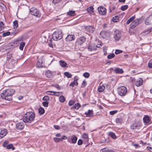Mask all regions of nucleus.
I'll return each instance as SVG.
<instances>
[{
    "mask_svg": "<svg viewBox=\"0 0 152 152\" xmlns=\"http://www.w3.org/2000/svg\"><path fill=\"white\" fill-rule=\"evenodd\" d=\"M15 93V91L12 89H8L3 91L1 94V96L3 99L8 101L12 99V96Z\"/></svg>",
    "mask_w": 152,
    "mask_h": 152,
    "instance_id": "obj_1",
    "label": "nucleus"
},
{
    "mask_svg": "<svg viewBox=\"0 0 152 152\" xmlns=\"http://www.w3.org/2000/svg\"><path fill=\"white\" fill-rule=\"evenodd\" d=\"M35 114L32 112H28L24 115L23 118V121L25 123H31L34 119Z\"/></svg>",
    "mask_w": 152,
    "mask_h": 152,
    "instance_id": "obj_2",
    "label": "nucleus"
},
{
    "mask_svg": "<svg viewBox=\"0 0 152 152\" xmlns=\"http://www.w3.org/2000/svg\"><path fill=\"white\" fill-rule=\"evenodd\" d=\"M63 34L62 31L60 29H57L53 34L52 37L55 41H58L61 39L63 37Z\"/></svg>",
    "mask_w": 152,
    "mask_h": 152,
    "instance_id": "obj_3",
    "label": "nucleus"
},
{
    "mask_svg": "<svg viewBox=\"0 0 152 152\" xmlns=\"http://www.w3.org/2000/svg\"><path fill=\"white\" fill-rule=\"evenodd\" d=\"M30 12L32 15L38 18L41 16V13L39 11L34 7L31 8L30 9Z\"/></svg>",
    "mask_w": 152,
    "mask_h": 152,
    "instance_id": "obj_4",
    "label": "nucleus"
},
{
    "mask_svg": "<svg viewBox=\"0 0 152 152\" xmlns=\"http://www.w3.org/2000/svg\"><path fill=\"white\" fill-rule=\"evenodd\" d=\"M118 94L121 96H125L127 92L126 88L124 86H122L118 88Z\"/></svg>",
    "mask_w": 152,
    "mask_h": 152,
    "instance_id": "obj_5",
    "label": "nucleus"
},
{
    "mask_svg": "<svg viewBox=\"0 0 152 152\" xmlns=\"http://www.w3.org/2000/svg\"><path fill=\"white\" fill-rule=\"evenodd\" d=\"M98 44L96 46H95L94 44H91L89 45L88 46V49L90 51H91L93 50H95L96 49V47L99 48L100 46H102V44L101 41H99V40H98Z\"/></svg>",
    "mask_w": 152,
    "mask_h": 152,
    "instance_id": "obj_6",
    "label": "nucleus"
},
{
    "mask_svg": "<svg viewBox=\"0 0 152 152\" xmlns=\"http://www.w3.org/2000/svg\"><path fill=\"white\" fill-rule=\"evenodd\" d=\"M141 126V124L138 122L133 123L131 126V129H139Z\"/></svg>",
    "mask_w": 152,
    "mask_h": 152,
    "instance_id": "obj_7",
    "label": "nucleus"
},
{
    "mask_svg": "<svg viewBox=\"0 0 152 152\" xmlns=\"http://www.w3.org/2000/svg\"><path fill=\"white\" fill-rule=\"evenodd\" d=\"M121 34L120 32L118 29H116L114 31V38L115 40L118 41L120 39Z\"/></svg>",
    "mask_w": 152,
    "mask_h": 152,
    "instance_id": "obj_8",
    "label": "nucleus"
},
{
    "mask_svg": "<svg viewBox=\"0 0 152 152\" xmlns=\"http://www.w3.org/2000/svg\"><path fill=\"white\" fill-rule=\"evenodd\" d=\"M145 23L146 25H150L152 24V15H149L146 18Z\"/></svg>",
    "mask_w": 152,
    "mask_h": 152,
    "instance_id": "obj_9",
    "label": "nucleus"
},
{
    "mask_svg": "<svg viewBox=\"0 0 152 152\" xmlns=\"http://www.w3.org/2000/svg\"><path fill=\"white\" fill-rule=\"evenodd\" d=\"M86 40V38L84 37H82L78 38L77 40L76 43L78 45H81L83 44Z\"/></svg>",
    "mask_w": 152,
    "mask_h": 152,
    "instance_id": "obj_10",
    "label": "nucleus"
},
{
    "mask_svg": "<svg viewBox=\"0 0 152 152\" xmlns=\"http://www.w3.org/2000/svg\"><path fill=\"white\" fill-rule=\"evenodd\" d=\"M111 34L110 32L108 31H102L100 33V35L103 38H105L108 37Z\"/></svg>",
    "mask_w": 152,
    "mask_h": 152,
    "instance_id": "obj_11",
    "label": "nucleus"
},
{
    "mask_svg": "<svg viewBox=\"0 0 152 152\" xmlns=\"http://www.w3.org/2000/svg\"><path fill=\"white\" fill-rule=\"evenodd\" d=\"M98 12L100 14L104 15L106 13V9L103 7H99L98 8Z\"/></svg>",
    "mask_w": 152,
    "mask_h": 152,
    "instance_id": "obj_12",
    "label": "nucleus"
},
{
    "mask_svg": "<svg viewBox=\"0 0 152 152\" xmlns=\"http://www.w3.org/2000/svg\"><path fill=\"white\" fill-rule=\"evenodd\" d=\"M24 126V124L22 121L18 122L16 124V128L18 129H22Z\"/></svg>",
    "mask_w": 152,
    "mask_h": 152,
    "instance_id": "obj_13",
    "label": "nucleus"
},
{
    "mask_svg": "<svg viewBox=\"0 0 152 152\" xmlns=\"http://www.w3.org/2000/svg\"><path fill=\"white\" fill-rule=\"evenodd\" d=\"M77 137L74 135L72 136L71 137V139H68V142L73 144L77 142Z\"/></svg>",
    "mask_w": 152,
    "mask_h": 152,
    "instance_id": "obj_14",
    "label": "nucleus"
},
{
    "mask_svg": "<svg viewBox=\"0 0 152 152\" xmlns=\"http://www.w3.org/2000/svg\"><path fill=\"white\" fill-rule=\"evenodd\" d=\"M7 130L6 129H4L1 131L0 133V139H1L5 136L7 134Z\"/></svg>",
    "mask_w": 152,
    "mask_h": 152,
    "instance_id": "obj_15",
    "label": "nucleus"
},
{
    "mask_svg": "<svg viewBox=\"0 0 152 152\" xmlns=\"http://www.w3.org/2000/svg\"><path fill=\"white\" fill-rule=\"evenodd\" d=\"M75 36L73 35L69 34L68 35L66 38V40L67 42L72 41L75 39Z\"/></svg>",
    "mask_w": 152,
    "mask_h": 152,
    "instance_id": "obj_16",
    "label": "nucleus"
},
{
    "mask_svg": "<svg viewBox=\"0 0 152 152\" xmlns=\"http://www.w3.org/2000/svg\"><path fill=\"white\" fill-rule=\"evenodd\" d=\"M85 114L87 117H91L93 116L94 113L92 110H89L88 112L85 113Z\"/></svg>",
    "mask_w": 152,
    "mask_h": 152,
    "instance_id": "obj_17",
    "label": "nucleus"
},
{
    "mask_svg": "<svg viewBox=\"0 0 152 152\" xmlns=\"http://www.w3.org/2000/svg\"><path fill=\"white\" fill-rule=\"evenodd\" d=\"M143 83V80L141 78H140L135 82V85L137 86H141Z\"/></svg>",
    "mask_w": 152,
    "mask_h": 152,
    "instance_id": "obj_18",
    "label": "nucleus"
},
{
    "mask_svg": "<svg viewBox=\"0 0 152 152\" xmlns=\"http://www.w3.org/2000/svg\"><path fill=\"white\" fill-rule=\"evenodd\" d=\"M105 89V86L103 84H100L98 88V91L99 92H102Z\"/></svg>",
    "mask_w": 152,
    "mask_h": 152,
    "instance_id": "obj_19",
    "label": "nucleus"
},
{
    "mask_svg": "<svg viewBox=\"0 0 152 152\" xmlns=\"http://www.w3.org/2000/svg\"><path fill=\"white\" fill-rule=\"evenodd\" d=\"M143 22L141 18L137 19L133 21V23H135L137 26Z\"/></svg>",
    "mask_w": 152,
    "mask_h": 152,
    "instance_id": "obj_20",
    "label": "nucleus"
},
{
    "mask_svg": "<svg viewBox=\"0 0 152 152\" xmlns=\"http://www.w3.org/2000/svg\"><path fill=\"white\" fill-rule=\"evenodd\" d=\"M77 79L76 78V77H75L74 78V81L71 83L69 85V86H72L73 87L74 85L77 86L78 85V83L77 82Z\"/></svg>",
    "mask_w": 152,
    "mask_h": 152,
    "instance_id": "obj_21",
    "label": "nucleus"
},
{
    "mask_svg": "<svg viewBox=\"0 0 152 152\" xmlns=\"http://www.w3.org/2000/svg\"><path fill=\"white\" fill-rule=\"evenodd\" d=\"M20 40L17 39L13 42V44L11 45L14 47H16L20 44Z\"/></svg>",
    "mask_w": 152,
    "mask_h": 152,
    "instance_id": "obj_22",
    "label": "nucleus"
},
{
    "mask_svg": "<svg viewBox=\"0 0 152 152\" xmlns=\"http://www.w3.org/2000/svg\"><path fill=\"white\" fill-rule=\"evenodd\" d=\"M114 71L116 73L121 74L123 72L122 69L118 67L115 68L114 69Z\"/></svg>",
    "mask_w": 152,
    "mask_h": 152,
    "instance_id": "obj_23",
    "label": "nucleus"
},
{
    "mask_svg": "<svg viewBox=\"0 0 152 152\" xmlns=\"http://www.w3.org/2000/svg\"><path fill=\"white\" fill-rule=\"evenodd\" d=\"M60 65L63 67H65L67 65V63L64 61L60 60L59 61Z\"/></svg>",
    "mask_w": 152,
    "mask_h": 152,
    "instance_id": "obj_24",
    "label": "nucleus"
},
{
    "mask_svg": "<svg viewBox=\"0 0 152 152\" xmlns=\"http://www.w3.org/2000/svg\"><path fill=\"white\" fill-rule=\"evenodd\" d=\"M144 122L146 123H148L150 121V118L147 116L144 117L143 118Z\"/></svg>",
    "mask_w": 152,
    "mask_h": 152,
    "instance_id": "obj_25",
    "label": "nucleus"
},
{
    "mask_svg": "<svg viewBox=\"0 0 152 152\" xmlns=\"http://www.w3.org/2000/svg\"><path fill=\"white\" fill-rule=\"evenodd\" d=\"M108 135L111 136L113 139H115L116 138V136L115 134L112 132H110L109 133Z\"/></svg>",
    "mask_w": 152,
    "mask_h": 152,
    "instance_id": "obj_26",
    "label": "nucleus"
},
{
    "mask_svg": "<svg viewBox=\"0 0 152 152\" xmlns=\"http://www.w3.org/2000/svg\"><path fill=\"white\" fill-rule=\"evenodd\" d=\"M45 75L47 77L49 78H51L52 77V74L50 71H48L45 73Z\"/></svg>",
    "mask_w": 152,
    "mask_h": 152,
    "instance_id": "obj_27",
    "label": "nucleus"
},
{
    "mask_svg": "<svg viewBox=\"0 0 152 152\" xmlns=\"http://www.w3.org/2000/svg\"><path fill=\"white\" fill-rule=\"evenodd\" d=\"M42 62L39 60L37 63L36 66L38 68H41L42 67Z\"/></svg>",
    "mask_w": 152,
    "mask_h": 152,
    "instance_id": "obj_28",
    "label": "nucleus"
},
{
    "mask_svg": "<svg viewBox=\"0 0 152 152\" xmlns=\"http://www.w3.org/2000/svg\"><path fill=\"white\" fill-rule=\"evenodd\" d=\"M152 31V29H147L146 30H145L143 32L142 35H147Z\"/></svg>",
    "mask_w": 152,
    "mask_h": 152,
    "instance_id": "obj_29",
    "label": "nucleus"
},
{
    "mask_svg": "<svg viewBox=\"0 0 152 152\" xmlns=\"http://www.w3.org/2000/svg\"><path fill=\"white\" fill-rule=\"evenodd\" d=\"M94 9L93 7L91 6L87 8V10L88 12L92 13L94 12Z\"/></svg>",
    "mask_w": 152,
    "mask_h": 152,
    "instance_id": "obj_30",
    "label": "nucleus"
},
{
    "mask_svg": "<svg viewBox=\"0 0 152 152\" xmlns=\"http://www.w3.org/2000/svg\"><path fill=\"white\" fill-rule=\"evenodd\" d=\"M102 152H114L113 150H109L106 148H104L101 150Z\"/></svg>",
    "mask_w": 152,
    "mask_h": 152,
    "instance_id": "obj_31",
    "label": "nucleus"
},
{
    "mask_svg": "<svg viewBox=\"0 0 152 152\" xmlns=\"http://www.w3.org/2000/svg\"><path fill=\"white\" fill-rule=\"evenodd\" d=\"M135 18V16H133L128 20L126 22V24H129L130 23L134 20Z\"/></svg>",
    "mask_w": 152,
    "mask_h": 152,
    "instance_id": "obj_32",
    "label": "nucleus"
},
{
    "mask_svg": "<svg viewBox=\"0 0 152 152\" xmlns=\"http://www.w3.org/2000/svg\"><path fill=\"white\" fill-rule=\"evenodd\" d=\"M7 149H12V150H14L15 149V148L13 146V145L12 144H10L8 145L6 147Z\"/></svg>",
    "mask_w": 152,
    "mask_h": 152,
    "instance_id": "obj_33",
    "label": "nucleus"
},
{
    "mask_svg": "<svg viewBox=\"0 0 152 152\" xmlns=\"http://www.w3.org/2000/svg\"><path fill=\"white\" fill-rule=\"evenodd\" d=\"M75 11H70L68 12L67 15L69 16H74L75 15Z\"/></svg>",
    "mask_w": 152,
    "mask_h": 152,
    "instance_id": "obj_34",
    "label": "nucleus"
},
{
    "mask_svg": "<svg viewBox=\"0 0 152 152\" xmlns=\"http://www.w3.org/2000/svg\"><path fill=\"white\" fill-rule=\"evenodd\" d=\"M25 42H22L20 43V45L19 46V49L21 50H23L24 47L25 45Z\"/></svg>",
    "mask_w": 152,
    "mask_h": 152,
    "instance_id": "obj_35",
    "label": "nucleus"
},
{
    "mask_svg": "<svg viewBox=\"0 0 152 152\" xmlns=\"http://www.w3.org/2000/svg\"><path fill=\"white\" fill-rule=\"evenodd\" d=\"M39 112L40 114H43L45 112L44 109L42 107H40L39 109Z\"/></svg>",
    "mask_w": 152,
    "mask_h": 152,
    "instance_id": "obj_36",
    "label": "nucleus"
},
{
    "mask_svg": "<svg viewBox=\"0 0 152 152\" xmlns=\"http://www.w3.org/2000/svg\"><path fill=\"white\" fill-rule=\"evenodd\" d=\"M115 56V55L113 53L110 54L107 56V58L108 59H111L113 58Z\"/></svg>",
    "mask_w": 152,
    "mask_h": 152,
    "instance_id": "obj_37",
    "label": "nucleus"
},
{
    "mask_svg": "<svg viewBox=\"0 0 152 152\" xmlns=\"http://www.w3.org/2000/svg\"><path fill=\"white\" fill-rule=\"evenodd\" d=\"M83 138H84L85 140V141L86 142H88V135L87 134H84L83 135Z\"/></svg>",
    "mask_w": 152,
    "mask_h": 152,
    "instance_id": "obj_38",
    "label": "nucleus"
},
{
    "mask_svg": "<svg viewBox=\"0 0 152 152\" xmlns=\"http://www.w3.org/2000/svg\"><path fill=\"white\" fill-rule=\"evenodd\" d=\"M64 75L66 76L68 78L71 77L72 76V75L70 73L67 72H64Z\"/></svg>",
    "mask_w": 152,
    "mask_h": 152,
    "instance_id": "obj_39",
    "label": "nucleus"
},
{
    "mask_svg": "<svg viewBox=\"0 0 152 152\" xmlns=\"http://www.w3.org/2000/svg\"><path fill=\"white\" fill-rule=\"evenodd\" d=\"M59 100L60 102H64L65 100V99L64 98V96H61L59 97Z\"/></svg>",
    "mask_w": 152,
    "mask_h": 152,
    "instance_id": "obj_40",
    "label": "nucleus"
},
{
    "mask_svg": "<svg viewBox=\"0 0 152 152\" xmlns=\"http://www.w3.org/2000/svg\"><path fill=\"white\" fill-rule=\"evenodd\" d=\"M13 23L14 28H17L18 26V21L17 20H15L13 22Z\"/></svg>",
    "mask_w": 152,
    "mask_h": 152,
    "instance_id": "obj_41",
    "label": "nucleus"
},
{
    "mask_svg": "<svg viewBox=\"0 0 152 152\" xmlns=\"http://www.w3.org/2000/svg\"><path fill=\"white\" fill-rule=\"evenodd\" d=\"M80 107V104L78 103H77L76 104H75L74 106V108L75 109H76L77 110Z\"/></svg>",
    "mask_w": 152,
    "mask_h": 152,
    "instance_id": "obj_42",
    "label": "nucleus"
},
{
    "mask_svg": "<svg viewBox=\"0 0 152 152\" xmlns=\"http://www.w3.org/2000/svg\"><path fill=\"white\" fill-rule=\"evenodd\" d=\"M128 6L127 5H125L122 6L121 7V10L122 11H124L127 9L128 8Z\"/></svg>",
    "mask_w": 152,
    "mask_h": 152,
    "instance_id": "obj_43",
    "label": "nucleus"
},
{
    "mask_svg": "<svg viewBox=\"0 0 152 152\" xmlns=\"http://www.w3.org/2000/svg\"><path fill=\"white\" fill-rule=\"evenodd\" d=\"M83 76L85 78H88L90 76V74L88 72H86L84 73Z\"/></svg>",
    "mask_w": 152,
    "mask_h": 152,
    "instance_id": "obj_44",
    "label": "nucleus"
},
{
    "mask_svg": "<svg viewBox=\"0 0 152 152\" xmlns=\"http://www.w3.org/2000/svg\"><path fill=\"white\" fill-rule=\"evenodd\" d=\"M130 28H133L137 26L135 23H133V21L130 24Z\"/></svg>",
    "mask_w": 152,
    "mask_h": 152,
    "instance_id": "obj_45",
    "label": "nucleus"
},
{
    "mask_svg": "<svg viewBox=\"0 0 152 152\" xmlns=\"http://www.w3.org/2000/svg\"><path fill=\"white\" fill-rule=\"evenodd\" d=\"M61 140V138H54L53 140L56 142H59L60 141H62Z\"/></svg>",
    "mask_w": 152,
    "mask_h": 152,
    "instance_id": "obj_46",
    "label": "nucleus"
},
{
    "mask_svg": "<svg viewBox=\"0 0 152 152\" xmlns=\"http://www.w3.org/2000/svg\"><path fill=\"white\" fill-rule=\"evenodd\" d=\"M54 92L52 91H47L46 92V93L48 94L54 95Z\"/></svg>",
    "mask_w": 152,
    "mask_h": 152,
    "instance_id": "obj_47",
    "label": "nucleus"
},
{
    "mask_svg": "<svg viewBox=\"0 0 152 152\" xmlns=\"http://www.w3.org/2000/svg\"><path fill=\"white\" fill-rule=\"evenodd\" d=\"M42 104L45 107H47L48 106V102L47 101L44 102H43Z\"/></svg>",
    "mask_w": 152,
    "mask_h": 152,
    "instance_id": "obj_48",
    "label": "nucleus"
},
{
    "mask_svg": "<svg viewBox=\"0 0 152 152\" xmlns=\"http://www.w3.org/2000/svg\"><path fill=\"white\" fill-rule=\"evenodd\" d=\"M122 122V120L121 118H117L116 119V122L117 123L121 124Z\"/></svg>",
    "mask_w": 152,
    "mask_h": 152,
    "instance_id": "obj_49",
    "label": "nucleus"
},
{
    "mask_svg": "<svg viewBox=\"0 0 152 152\" xmlns=\"http://www.w3.org/2000/svg\"><path fill=\"white\" fill-rule=\"evenodd\" d=\"M8 142L7 141L4 142L3 144V146L4 147H7L8 145Z\"/></svg>",
    "mask_w": 152,
    "mask_h": 152,
    "instance_id": "obj_50",
    "label": "nucleus"
},
{
    "mask_svg": "<svg viewBox=\"0 0 152 152\" xmlns=\"http://www.w3.org/2000/svg\"><path fill=\"white\" fill-rule=\"evenodd\" d=\"M10 34V33L9 31H7L3 34V37H5L8 35H9Z\"/></svg>",
    "mask_w": 152,
    "mask_h": 152,
    "instance_id": "obj_51",
    "label": "nucleus"
},
{
    "mask_svg": "<svg viewBox=\"0 0 152 152\" xmlns=\"http://www.w3.org/2000/svg\"><path fill=\"white\" fill-rule=\"evenodd\" d=\"M49 96H44L42 98V99L43 100L46 101L49 100Z\"/></svg>",
    "mask_w": 152,
    "mask_h": 152,
    "instance_id": "obj_52",
    "label": "nucleus"
},
{
    "mask_svg": "<svg viewBox=\"0 0 152 152\" xmlns=\"http://www.w3.org/2000/svg\"><path fill=\"white\" fill-rule=\"evenodd\" d=\"M122 52V51L121 50H120L118 49L116 50L115 53L116 54H118L120 53H121Z\"/></svg>",
    "mask_w": 152,
    "mask_h": 152,
    "instance_id": "obj_53",
    "label": "nucleus"
},
{
    "mask_svg": "<svg viewBox=\"0 0 152 152\" xmlns=\"http://www.w3.org/2000/svg\"><path fill=\"white\" fill-rule=\"evenodd\" d=\"M86 83L85 80H84L83 81V83L82 84V85L81 86V87H82V88L84 87L85 86H86Z\"/></svg>",
    "mask_w": 152,
    "mask_h": 152,
    "instance_id": "obj_54",
    "label": "nucleus"
},
{
    "mask_svg": "<svg viewBox=\"0 0 152 152\" xmlns=\"http://www.w3.org/2000/svg\"><path fill=\"white\" fill-rule=\"evenodd\" d=\"M75 102L73 100H70L69 102V105L70 106L72 105Z\"/></svg>",
    "mask_w": 152,
    "mask_h": 152,
    "instance_id": "obj_55",
    "label": "nucleus"
},
{
    "mask_svg": "<svg viewBox=\"0 0 152 152\" xmlns=\"http://www.w3.org/2000/svg\"><path fill=\"white\" fill-rule=\"evenodd\" d=\"M117 18H118V16H115V17L113 18L112 20L114 22H117V21L118 19Z\"/></svg>",
    "mask_w": 152,
    "mask_h": 152,
    "instance_id": "obj_56",
    "label": "nucleus"
},
{
    "mask_svg": "<svg viewBox=\"0 0 152 152\" xmlns=\"http://www.w3.org/2000/svg\"><path fill=\"white\" fill-rule=\"evenodd\" d=\"M129 31L131 34H133L134 33V29H129Z\"/></svg>",
    "mask_w": 152,
    "mask_h": 152,
    "instance_id": "obj_57",
    "label": "nucleus"
},
{
    "mask_svg": "<svg viewBox=\"0 0 152 152\" xmlns=\"http://www.w3.org/2000/svg\"><path fill=\"white\" fill-rule=\"evenodd\" d=\"M7 58L9 61H12V60H13V57L12 56L9 57L8 56H7Z\"/></svg>",
    "mask_w": 152,
    "mask_h": 152,
    "instance_id": "obj_58",
    "label": "nucleus"
},
{
    "mask_svg": "<svg viewBox=\"0 0 152 152\" xmlns=\"http://www.w3.org/2000/svg\"><path fill=\"white\" fill-rule=\"evenodd\" d=\"M61 0H53V3L56 4L59 2Z\"/></svg>",
    "mask_w": 152,
    "mask_h": 152,
    "instance_id": "obj_59",
    "label": "nucleus"
},
{
    "mask_svg": "<svg viewBox=\"0 0 152 152\" xmlns=\"http://www.w3.org/2000/svg\"><path fill=\"white\" fill-rule=\"evenodd\" d=\"M82 143H83V141L81 139L79 140H78V142H77V144H78V145H82Z\"/></svg>",
    "mask_w": 152,
    "mask_h": 152,
    "instance_id": "obj_60",
    "label": "nucleus"
},
{
    "mask_svg": "<svg viewBox=\"0 0 152 152\" xmlns=\"http://www.w3.org/2000/svg\"><path fill=\"white\" fill-rule=\"evenodd\" d=\"M4 24L2 22L0 21V28H4Z\"/></svg>",
    "mask_w": 152,
    "mask_h": 152,
    "instance_id": "obj_61",
    "label": "nucleus"
},
{
    "mask_svg": "<svg viewBox=\"0 0 152 152\" xmlns=\"http://www.w3.org/2000/svg\"><path fill=\"white\" fill-rule=\"evenodd\" d=\"M54 128L56 129H57V130H59L60 129V127L59 126H58V125H54Z\"/></svg>",
    "mask_w": 152,
    "mask_h": 152,
    "instance_id": "obj_62",
    "label": "nucleus"
},
{
    "mask_svg": "<svg viewBox=\"0 0 152 152\" xmlns=\"http://www.w3.org/2000/svg\"><path fill=\"white\" fill-rule=\"evenodd\" d=\"M149 67L152 68V60L148 63Z\"/></svg>",
    "mask_w": 152,
    "mask_h": 152,
    "instance_id": "obj_63",
    "label": "nucleus"
},
{
    "mask_svg": "<svg viewBox=\"0 0 152 152\" xmlns=\"http://www.w3.org/2000/svg\"><path fill=\"white\" fill-rule=\"evenodd\" d=\"M61 141H62L63 140H66L67 139V137L65 135H63L62 137L61 138Z\"/></svg>",
    "mask_w": 152,
    "mask_h": 152,
    "instance_id": "obj_64",
    "label": "nucleus"
}]
</instances>
